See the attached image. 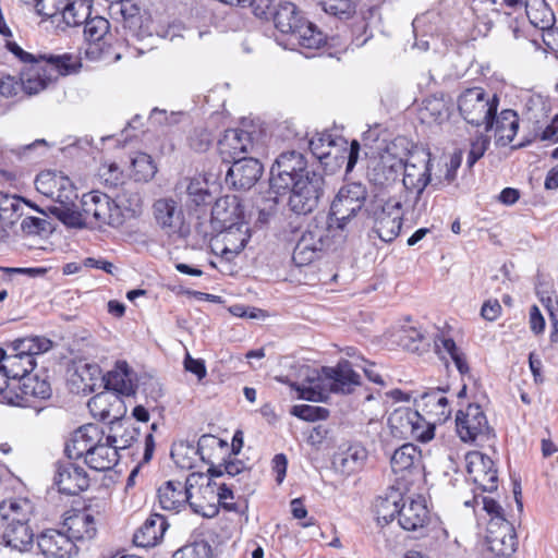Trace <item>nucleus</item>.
I'll use <instances>...</instances> for the list:
<instances>
[{"label":"nucleus","instance_id":"1","mask_svg":"<svg viewBox=\"0 0 558 558\" xmlns=\"http://www.w3.org/2000/svg\"><path fill=\"white\" fill-rule=\"evenodd\" d=\"M43 61L31 62L24 65L20 73L22 89L29 96L46 89L53 81L51 71L60 75L75 73L81 68V60L71 53L49 54L41 57Z\"/></svg>","mask_w":558,"mask_h":558},{"label":"nucleus","instance_id":"2","mask_svg":"<svg viewBox=\"0 0 558 558\" xmlns=\"http://www.w3.org/2000/svg\"><path fill=\"white\" fill-rule=\"evenodd\" d=\"M402 183L405 190L403 205L405 211H411L418 217L426 211L427 199L424 191L432 182L429 154L412 155L407 161L402 160Z\"/></svg>","mask_w":558,"mask_h":558},{"label":"nucleus","instance_id":"3","mask_svg":"<svg viewBox=\"0 0 558 558\" xmlns=\"http://www.w3.org/2000/svg\"><path fill=\"white\" fill-rule=\"evenodd\" d=\"M31 510L27 499H9L0 504V515L8 521L2 539L5 546L20 553L33 546L34 534L28 525Z\"/></svg>","mask_w":558,"mask_h":558},{"label":"nucleus","instance_id":"4","mask_svg":"<svg viewBox=\"0 0 558 558\" xmlns=\"http://www.w3.org/2000/svg\"><path fill=\"white\" fill-rule=\"evenodd\" d=\"M324 379L312 380L311 386L299 387L300 398L308 401H323L327 398L326 386L332 392L351 393L360 385V375L349 361H341L336 367H323Z\"/></svg>","mask_w":558,"mask_h":558},{"label":"nucleus","instance_id":"5","mask_svg":"<svg viewBox=\"0 0 558 558\" xmlns=\"http://www.w3.org/2000/svg\"><path fill=\"white\" fill-rule=\"evenodd\" d=\"M203 473H192L184 483L180 481H168L157 490L158 501L163 510L179 513L187 506L194 513L209 517L205 511L204 502L199 501L194 489L199 481H204Z\"/></svg>","mask_w":558,"mask_h":558},{"label":"nucleus","instance_id":"6","mask_svg":"<svg viewBox=\"0 0 558 558\" xmlns=\"http://www.w3.org/2000/svg\"><path fill=\"white\" fill-rule=\"evenodd\" d=\"M460 116L472 125L485 126V131L493 129L492 118L495 117L499 98L483 87L474 86L463 89L457 98Z\"/></svg>","mask_w":558,"mask_h":558},{"label":"nucleus","instance_id":"7","mask_svg":"<svg viewBox=\"0 0 558 558\" xmlns=\"http://www.w3.org/2000/svg\"><path fill=\"white\" fill-rule=\"evenodd\" d=\"M373 218V232L384 242L395 240L401 230V218L405 211L404 205L398 201L375 199L366 208Z\"/></svg>","mask_w":558,"mask_h":558},{"label":"nucleus","instance_id":"8","mask_svg":"<svg viewBox=\"0 0 558 558\" xmlns=\"http://www.w3.org/2000/svg\"><path fill=\"white\" fill-rule=\"evenodd\" d=\"M83 216L90 227H119L123 223V215L117 203L105 193L93 191L81 199Z\"/></svg>","mask_w":558,"mask_h":558},{"label":"nucleus","instance_id":"9","mask_svg":"<svg viewBox=\"0 0 558 558\" xmlns=\"http://www.w3.org/2000/svg\"><path fill=\"white\" fill-rule=\"evenodd\" d=\"M308 147L322 162L332 156L337 161L339 159L347 160V172L352 171L359 159L360 144L357 141H352L349 145L343 137H333L329 133L314 135L308 142Z\"/></svg>","mask_w":558,"mask_h":558},{"label":"nucleus","instance_id":"10","mask_svg":"<svg viewBox=\"0 0 558 558\" xmlns=\"http://www.w3.org/2000/svg\"><path fill=\"white\" fill-rule=\"evenodd\" d=\"M311 172L301 153L284 151L278 156L270 169V189L277 194L286 193L291 184Z\"/></svg>","mask_w":558,"mask_h":558},{"label":"nucleus","instance_id":"11","mask_svg":"<svg viewBox=\"0 0 558 558\" xmlns=\"http://www.w3.org/2000/svg\"><path fill=\"white\" fill-rule=\"evenodd\" d=\"M366 198V186L360 182L347 183L340 187L330 206V215L339 229H343L361 211Z\"/></svg>","mask_w":558,"mask_h":558},{"label":"nucleus","instance_id":"12","mask_svg":"<svg viewBox=\"0 0 558 558\" xmlns=\"http://www.w3.org/2000/svg\"><path fill=\"white\" fill-rule=\"evenodd\" d=\"M324 178L319 173L312 171L306 177L299 179L288 190L289 207L298 215L312 213L318 205L319 198L324 192Z\"/></svg>","mask_w":558,"mask_h":558},{"label":"nucleus","instance_id":"13","mask_svg":"<svg viewBox=\"0 0 558 558\" xmlns=\"http://www.w3.org/2000/svg\"><path fill=\"white\" fill-rule=\"evenodd\" d=\"M153 216L156 225L168 236L182 239L189 234L182 206L172 197L156 199L153 204Z\"/></svg>","mask_w":558,"mask_h":558},{"label":"nucleus","instance_id":"14","mask_svg":"<svg viewBox=\"0 0 558 558\" xmlns=\"http://www.w3.org/2000/svg\"><path fill=\"white\" fill-rule=\"evenodd\" d=\"M390 465L397 481L407 487L421 475L423 469L422 452L413 444H404L395 450L390 459Z\"/></svg>","mask_w":558,"mask_h":558},{"label":"nucleus","instance_id":"15","mask_svg":"<svg viewBox=\"0 0 558 558\" xmlns=\"http://www.w3.org/2000/svg\"><path fill=\"white\" fill-rule=\"evenodd\" d=\"M457 432L463 441L486 439L492 433L487 417L478 404H469L456 416Z\"/></svg>","mask_w":558,"mask_h":558},{"label":"nucleus","instance_id":"16","mask_svg":"<svg viewBox=\"0 0 558 558\" xmlns=\"http://www.w3.org/2000/svg\"><path fill=\"white\" fill-rule=\"evenodd\" d=\"M250 239L246 223L223 227V230L210 241L213 253L230 262L245 247Z\"/></svg>","mask_w":558,"mask_h":558},{"label":"nucleus","instance_id":"17","mask_svg":"<svg viewBox=\"0 0 558 558\" xmlns=\"http://www.w3.org/2000/svg\"><path fill=\"white\" fill-rule=\"evenodd\" d=\"M465 468L469 478L483 492L497 489V470L494 461L488 456L480 451L466 453Z\"/></svg>","mask_w":558,"mask_h":558},{"label":"nucleus","instance_id":"18","mask_svg":"<svg viewBox=\"0 0 558 558\" xmlns=\"http://www.w3.org/2000/svg\"><path fill=\"white\" fill-rule=\"evenodd\" d=\"M327 241V230L324 227L308 225L293 250L292 259L295 265L304 266L312 263L317 252L324 250Z\"/></svg>","mask_w":558,"mask_h":558},{"label":"nucleus","instance_id":"19","mask_svg":"<svg viewBox=\"0 0 558 558\" xmlns=\"http://www.w3.org/2000/svg\"><path fill=\"white\" fill-rule=\"evenodd\" d=\"M487 549L494 556H512L517 549V535L506 520L490 522L486 535Z\"/></svg>","mask_w":558,"mask_h":558},{"label":"nucleus","instance_id":"20","mask_svg":"<svg viewBox=\"0 0 558 558\" xmlns=\"http://www.w3.org/2000/svg\"><path fill=\"white\" fill-rule=\"evenodd\" d=\"M37 548L45 558H72L77 547L64 532L47 530L37 537Z\"/></svg>","mask_w":558,"mask_h":558},{"label":"nucleus","instance_id":"21","mask_svg":"<svg viewBox=\"0 0 558 558\" xmlns=\"http://www.w3.org/2000/svg\"><path fill=\"white\" fill-rule=\"evenodd\" d=\"M263 173V166L256 158H239L227 172L226 180L234 189L250 190Z\"/></svg>","mask_w":558,"mask_h":558},{"label":"nucleus","instance_id":"22","mask_svg":"<svg viewBox=\"0 0 558 558\" xmlns=\"http://www.w3.org/2000/svg\"><path fill=\"white\" fill-rule=\"evenodd\" d=\"M105 439L102 429L96 424H85L78 427L70 441L65 445V453L69 459H80Z\"/></svg>","mask_w":558,"mask_h":558},{"label":"nucleus","instance_id":"23","mask_svg":"<svg viewBox=\"0 0 558 558\" xmlns=\"http://www.w3.org/2000/svg\"><path fill=\"white\" fill-rule=\"evenodd\" d=\"M253 147L251 134L238 129L227 130L218 142V150L222 160L232 163L239 158H245L242 155L252 151Z\"/></svg>","mask_w":558,"mask_h":558},{"label":"nucleus","instance_id":"24","mask_svg":"<svg viewBox=\"0 0 558 558\" xmlns=\"http://www.w3.org/2000/svg\"><path fill=\"white\" fill-rule=\"evenodd\" d=\"M54 484L60 493L74 496L88 487L89 478L82 466L65 462L58 465Z\"/></svg>","mask_w":558,"mask_h":558},{"label":"nucleus","instance_id":"25","mask_svg":"<svg viewBox=\"0 0 558 558\" xmlns=\"http://www.w3.org/2000/svg\"><path fill=\"white\" fill-rule=\"evenodd\" d=\"M0 364L9 381L16 385L31 374L36 366V361L31 359L29 354L16 350L14 343L12 353H7L0 349Z\"/></svg>","mask_w":558,"mask_h":558},{"label":"nucleus","instance_id":"26","mask_svg":"<svg viewBox=\"0 0 558 558\" xmlns=\"http://www.w3.org/2000/svg\"><path fill=\"white\" fill-rule=\"evenodd\" d=\"M51 393L50 384L46 379L28 375L22 381L14 384L12 397L16 401L11 402V405L29 407L34 399L46 400L51 397Z\"/></svg>","mask_w":558,"mask_h":558},{"label":"nucleus","instance_id":"27","mask_svg":"<svg viewBox=\"0 0 558 558\" xmlns=\"http://www.w3.org/2000/svg\"><path fill=\"white\" fill-rule=\"evenodd\" d=\"M367 450L360 444L340 446L333 456V468L344 475L361 471L367 460Z\"/></svg>","mask_w":558,"mask_h":558},{"label":"nucleus","instance_id":"28","mask_svg":"<svg viewBox=\"0 0 558 558\" xmlns=\"http://www.w3.org/2000/svg\"><path fill=\"white\" fill-rule=\"evenodd\" d=\"M63 529L65 535L73 539V544L80 541H90L97 533L95 518L87 510L75 511L65 517Z\"/></svg>","mask_w":558,"mask_h":558},{"label":"nucleus","instance_id":"29","mask_svg":"<svg viewBox=\"0 0 558 558\" xmlns=\"http://www.w3.org/2000/svg\"><path fill=\"white\" fill-rule=\"evenodd\" d=\"M243 217V206L235 195H226L218 198L211 209L213 220L222 228L244 223Z\"/></svg>","mask_w":558,"mask_h":558},{"label":"nucleus","instance_id":"30","mask_svg":"<svg viewBox=\"0 0 558 558\" xmlns=\"http://www.w3.org/2000/svg\"><path fill=\"white\" fill-rule=\"evenodd\" d=\"M135 373L126 362H117L113 369L109 371L101 379L108 390L114 395L132 396L135 392Z\"/></svg>","mask_w":558,"mask_h":558},{"label":"nucleus","instance_id":"31","mask_svg":"<svg viewBox=\"0 0 558 558\" xmlns=\"http://www.w3.org/2000/svg\"><path fill=\"white\" fill-rule=\"evenodd\" d=\"M168 525L163 515L158 513L150 514L134 533V544L144 548L157 545L162 538Z\"/></svg>","mask_w":558,"mask_h":558},{"label":"nucleus","instance_id":"32","mask_svg":"<svg viewBox=\"0 0 558 558\" xmlns=\"http://www.w3.org/2000/svg\"><path fill=\"white\" fill-rule=\"evenodd\" d=\"M427 507L422 500L403 499L399 510L398 523L405 531H417L428 522Z\"/></svg>","mask_w":558,"mask_h":558},{"label":"nucleus","instance_id":"33","mask_svg":"<svg viewBox=\"0 0 558 558\" xmlns=\"http://www.w3.org/2000/svg\"><path fill=\"white\" fill-rule=\"evenodd\" d=\"M402 169V159L392 155L381 156L368 170V178L375 185H388L398 179Z\"/></svg>","mask_w":558,"mask_h":558},{"label":"nucleus","instance_id":"34","mask_svg":"<svg viewBox=\"0 0 558 558\" xmlns=\"http://www.w3.org/2000/svg\"><path fill=\"white\" fill-rule=\"evenodd\" d=\"M418 407L434 423L446 422L451 414L448 399L440 389H433L421 395Z\"/></svg>","mask_w":558,"mask_h":558},{"label":"nucleus","instance_id":"35","mask_svg":"<svg viewBox=\"0 0 558 558\" xmlns=\"http://www.w3.org/2000/svg\"><path fill=\"white\" fill-rule=\"evenodd\" d=\"M85 463L95 471L111 470L119 461V453L114 449V445L104 440L99 441L87 454L84 457Z\"/></svg>","mask_w":558,"mask_h":558},{"label":"nucleus","instance_id":"36","mask_svg":"<svg viewBox=\"0 0 558 558\" xmlns=\"http://www.w3.org/2000/svg\"><path fill=\"white\" fill-rule=\"evenodd\" d=\"M303 21L304 19L300 16L296 5L288 1L279 3L274 16L276 28L283 36H287L286 43L290 41L291 35H294Z\"/></svg>","mask_w":558,"mask_h":558},{"label":"nucleus","instance_id":"37","mask_svg":"<svg viewBox=\"0 0 558 558\" xmlns=\"http://www.w3.org/2000/svg\"><path fill=\"white\" fill-rule=\"evenodd\" d=\"M495 137L498 144L506 146L510 144L517 135L519 129V117L515 111L505 109L499 114L492 118Z\"/></svg>","mask_w":558,"mask_h":558},{"label":"nucleus","instance_id":"38","mask_svg":"<svg viewBox=\"0 0 558 558\" xmlns=\"http://www.w3.org/2000/svg\"><path fill=\"white\" fill-rule=\"evenodd\" d=\"M325 43L324 34L317 27L307 21H303L296 28L294 35H291L289 43H284L286 47L296 49L298 47L315 49Z\"/></svg>","mask_w":558,"mask_h":558},{"label":"nucleus","instance_id":"39","mask_svg":"<svg viewBox=\"0 0 558 558\" xmlns=\"http://www.w3.org/2000/svg\"><path fill=\"white\" fill-rule=\"evenodd\" d=\"M90 14L92 8L87 2L66 0L64 10H62L56 25L62 31L68 27H76L84 24Z\"/></svg>","mask_w":558,"mask_h":558},{"label":"nucleus","instance_id":"40","mask_svg":"<svg viewBox=\"0 0 558 558\" xmlns=\"http://www.w3.org/2000/svg\"><path fill=\"white\" fill-rule=\"evenodd\" d=\"M525 12L530 23L542 29L555 24V14L545 0H525Z\"/></svg>","mask_w":558,"mask_h":558},{"label":"nucleus","instance_id":"41","mask_svg":"<svg viewBox=\"0 0 558 558\" xmlns=\"http://www.w3.org/2000/svg\"><path fill=\"white\" fill-rule=\"evenodd\" d=\"M24 206L33 207L31 203L25 202L20 196L0 194V222L7 227H12L22 218Z\"/></svg>","mask_w":558,"mask_h":558},{"label":"nucleus","instance_id":"42","mask_svg":"<svg viewBox=\"0 0 558 558\" xmlns=\"http://www.w3.org/2000/svg\"><path fill=\"white\" fill-rule=\"evenodd\" d=\"M412 420H418V411L407 407L393 410L388 416V426L392 436L404 439L409 438Z\"/></svg>","mask_w":558,"mask_h":558},{"label":"nucleus","instance_id":"43","mask_svg":"<svg viewBox=\"0 0 558 558\" xmlns=\"http://www.w3.org/2000/svg\"><path fill=\"white\" fill-rule=\"evenodd\" d=\"M402 502L403 498L397 490L377 499L375 505L377 521L383 527L393 521L396 517L399 518V510Z\"/></svg>","mask_w":558,"mask_h":558},{"label":"nucleus","instance_id":"44","mask_svg":"<svg viewBox=\"0 0 558 558\" xmlns=\"http://www.w3.org/2000/svg\"><path fill=\"white\" fill-rule=\"evenodd\" d=\"M122 401L118 395L110 392H100L89 399L87 407L94 416L101 420H107L111 416V409L113 404L121 405Z\"/></svg>","mask_w":558,"mask_h":558},{"label":"nucleus","instance_id":"45","mask_svg":"<svg viewBox=\"0 0 558 558\" xmlns=\"http://www.w3.org/2000/svg\"><path fill=\"white\" fill-rule=\"evenodd\" d=\"M423 119H430L435 122H442L449 117V106L445 96L433 95L424 100L422 108Z\"/></svg>","mask_w":558,"mask_h":558},{"label":"nucleus","instance_id":"46","mask_svg":"<svg viewBox=\"0 0 558 558\" xmlns=\"http://www.w3.org/2000/svg\"><path fill=\"white\" fill-rule=\"evenodd\" d=\"M132 177L136 181H149L154 178L157 171L151 157L145 153H136L131 158Z\"/></svg>","mask_w":558,"mask_h":558},{"label":"nucleus","instance_id":"47","mask_svg":"<svg viewBox=\"0 0 558 558\" xmlns=\"http://www.w3.org/2000/svg\"><path fill=\"white\" fill-rule=\"evenodd\" d=\"M211 477H220L228 475L230 478L241 476V478L248 477L250 470L245 463L239 459H229L218 465H211L208 471Z\"/></svg>","mask_w":558,"mask_h":558},{"label":"nucleus","instance_id":"48","mask_svg":"<svg viewBox=\"0 0 558 558\" xmlns=\"http://www.w3.org/2000/svg\"><path fill=\"white\" fill-rule=\"evenodd\" d=\"M109 21L100 15L92 16L84 22L85 38L92 43H98L108 34Z\"/></svg>","mask_w":558,"mask_h":558},{"label":"nucleus","instance_id":"49","mask_svg":"<svg viewBox=\"0 0 558 558\" xmlns=\"http://www.w3.org/2000/svg\"><path fill=\"white\" fill-rule=\"evenodd\" d=\"M14 343L16 344V350L29 354L31 359H35V355L43 354L52 348V341L45 337L19 339Z\"/></svg>","mask_w":558,"mask_h":558},{"label":"nucleus","instance_id":"50","mask_svg":"<svg viewBox=\"0 0 558 558\" xmlns=\"http://www.w3.org/2000/svg\"><path fill=\"white\" fill-rule=\"evenodd\" d=\"M436 345L438 349L442 350L450 356L461 375L469 373L470 368L466 362V357L451 338H441L439 339V343L436 342Z\"/></svg>","mask_w":558,"mask_h":558},{"label":"nucleus","instance_id":"51","mask_svg":"<svg viewBox=\"0 0 558 558\" xmlns=\"http://www.w3.org/2000/svg\"><path fill=\"white\" fill-rule=\"evenodd\" d=\"M185 193L187 195L186 202L193 204L194 206L204 205L210 198L207 183L201 179L189 180L185 186Z\"/></svg>","mask_w":558,"mask_h":558},{"label":"nucleus","instance_id":"52","mask_svg":"<svg viewBox=\"0 0 558 558\" xmlns=\"http://www.w3.org/2000/svg\"><path fill=\"white\" fill-rule=\"evenodd\" d=\"M319 4L327 14L339 19H349L355 13L353 0H320Z\"/></svg>","mask_w":558,"mask_h":558},{"label":"nucleus","instance_id":"53","mask_svg":"<svg viewBox=\"0 0 558 558\" xmlns=\"http://www.w3.org/2000/svg\"><path fill=\"white\" fill-rule=\"evenodd\" d=\"M434 421H427L418 412V420H412L411 430H409V438H413L423 442L429 441L434 437Z\"/></svg>","mask_w":558,"mask_h":558},{"label":"nucleus","instance_id":"54","mask_svg":"<svg viewBox=\"0 0 558 558\" xmlns=\"http://www.w3.org/2000/svg\"><path fill=\"white\" fill-rule=\"evenodd\" d=\"M172 558H211V547L205 541L195 542L179 548Z\"/></svg>","mask_w":558,"mask_h":558},{"label":"nucleus","instance_id":"55","mask_svg":"<svg viewBox=\"0 0 558 558\" xmlns=\"http://www.w3.org/2000/svg\"><path fill=\"white\" fill-rule=\"evenodd\" d=\"M75 375L83 384V391H94L96 380L101 377V371L96 364H83L76 368Z\"/></svg>","mask_w":558,"mask_h":558},{"label":"nucleus","instance_id":"56","mask_svg":"<svg viewBox=\"0 0 558 558\" xmlns=\"http://www.w3.org/2000/svg\"><path fill=\"white\" fill-rule=\"evenodd\" d=\"M65 2L66 0H38L35 11L38 15L50 19L52 23L57 24Z\"/></svg>","mask_w":558,"mask_h":558},{"label":"nucleus","instance_id":"57","mask_svg":"<svg viewBox=\"0 0 558 558\" xmlns=\"http://www.w3.org/2000/svg\"><path fill=\"white\" fill-rule=\"evenodd\" d=\"M52 213L65 225L74 228L88 226L87 220L83 216V210L75 211L70 206L54 207Z\"/></svg>","mask_w":558,"mask_h":558},{"label":"nucleus","instance_id":"58","mask_svg":"<svg viewBox=\"0 0 558 558\" xmlns=\"http://www.w3.org/2000/svg\"><path fill=\"white\" fill-rule=\"evenodd\" d=\"M291 414H293L294 416H296L301 420L314 422L317 420L327 418L329 411L322 407L300 404V405H294L292 408Z\"/></svg>","mask_w":558,"mask_h":558},{"label":"nucleus","instance_id":"59","mask_svg":"<svg viewBox=\"0 0 558 558\" xmlns=\"http://www.w3.org/2000/svg\"><path fill=\"white\" fill-rule=\"evenodd\" d=\"M21 229L26 235H39L49 231L50 222L44 218L27 216L22 220Z\"/></svg>","mask_w":558,"mask_h":558},{"label":"nucleus","instance_id":"60","mask_svg":"<svg viewBox=\"0 0 558 558\" xmlns=\"http://www.w3.org/2000/svg\"><path fill=\"white\" fill-rule=\"evenodd\" d=\"M198 448L180 444L171 450V457L175 463L182 469H191L193 466V459L187 458L189 453L197 454Z\"/></svg>","mask_w":558,"mask_h":558},{"label":"nucleus","instance_id":"61","mask_svg":"<svg viewBox=\"0 0 558 558\" xmlns=\"http://www.w3.org/2000/svg\"><path fill=\"white\" fill-rule=\"evenodd\" d=\"M68 187L64 191H54L49 186V189L44 190L43 193L51 196L54 201L60 203L61 207L70 206L73 204V201L77 198V194L71 183V181H64Z\"/></svg>","mask_w":558,"mask_h":558},{"label":"nucleus","instance_id":"62","mask_svg":"<svg viewBox=\"0 0 558 558\" xmlns=\"http://www.w3.org/2000/svg\"><path fill=\"white\" fill-rule=\"evenodd\" d=\"M138 435V432L136 428H125L124 433L121 435L114 434V435H108L106 436L107 441H109L111 445H114V449L119 452L120 449H126L136 439Z\"/></svg>","mask_w":558,"mask_h":558},{"label":"nucleus","instance_id":"63","mask_svg":"<svg viewBox=\"0 0 558 558\" xmlns=\"http://www.w3.org/2000/svg\"><path fill=\"white\" fill-rule=\"evenodd\" d=\"M489 146V138L485 135L477 136L472 143L469 151L466 163L471 168L483 155Z\"/></svg>","mask_w":558,"mask_h":558},{"label":"nucleus","instance_id":"64","mask_svg":"<svg viewBox=\"0 0 558 558\" xmlns=\"http://www.w3.org/2000/svg\"><path fill=\"white\" fill-rule=\"evenodd\" d=\"M232 486V483H217L216 486V499L227 510H236L235 504L229 501L234 498Z\"/></svg>","mask_w":558,"mask_h":558}]
</instances>
